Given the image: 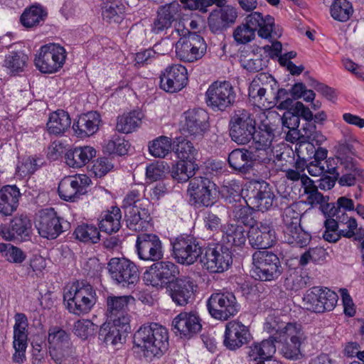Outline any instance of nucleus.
<instances>
[{
  "instance_id": "1",
  "label": "nucleus",
  "mask_w": 364,
  "mask_h": 364,
  "mask_svg": "<svg viewBox=\"0 0 364 364\" xmlns=\"http://www.w3.org/2000/svg\"><path fill=\"white\" fill-rule=\"evenodd\" d=\"M134 344L146 357L160 356L168 347L167 329L156 323L143 325L134 334Z\"/></svg>"
},
{
  "instance_id": "2",
  "label": "nucleus",
  "mask_w": 364,
  "mask_h": 364,
  "mask_svg": "<svg viewBox=\"0 0 364 364\" xmlns=\"http://www.w3.org/2000/svg\"><path fill=\"white\" fill-rule=\"evenodd\" d=\"M94 287L87 282L76 281L66 287L63 300L68 311L75 315L89 313L97 302Z\"/></svg>"
},
{
  "instance_id": "3",
  "label": "nucleus",
  "mask_w": 364,
  "mask_h": 364,
  "mask_svg": "<svg viewBox=\"0 0 364 364\" xmlns=\"http://www.w3.org/2000/svg\"><path fill=\"white\" fill-rule=\"evenodd\" d=\"M188 203L194 209L214 205L219 198L218 186L206 176H195L189 181L187 189Z\"/></svg>"
},
{
  "instance_id": "4",
  "label": "nucleus",
  "mask_w": 364,
  "mask_h": 364,
  "mask_svg": "<svg viewBox=\"0 0 364 364\" xmlns=\"http://www.w3.org/2000/svg\"><path fill=\"white\" fill-rule=\"evenodd\" d=\"M252 277L263 282L277 279L283 272L280 259L272 251L257 250L252 256Z\"/></svg>"
},
{
  "instance_id": "5",
  "label": "nucleus",
  "mask_w": 364,
  "mask_h": 364,
  "mask_svg": "<svg viewBox=\"0 0 364 364\" xmlns=\"http://www.w3.org/2000/svg\"><path fill=\"white\" fill-rule=\"evenodd\" d=\"M172 257L181 264L191 265L200 259L204 248L199 238L183 234L171 240Z\"/></svg>"
},
{
  "instance_id": "6",
  "label": "nucleus",
  "mask_w": 364,
  "mask_h": 364,
  "mask_svg": "<svg viewBox=\"0 0 364 364\" xmlns=\"http://www.w3.org/2000/svg\"><path fill=\"white\" fill-rule=\"evenodd\" d=\"M207 106L214 112H225L236 102L237 95L231 82L216 80L212 82L205 94Z\"/></svg>"
},
{
  "instance_id": "7",
  "label": "nucleus",
  "mask_w": 364,
  "mask_h": 364,
  "mask_svg": "<svg viewBox=\"0 0 364 364\" xmlns=\"http://www.w3.org/2000/svg\"><path fill=\"white\" fill-rule=\"evenodd\" d=\"M256 120L249 110L237 109L234 111L229 122V134L237 144H248L255 134Z\"/></svg>"
},
{
  "instance_id": "8",
  "label": "nucleus",
  "mask_w": 364,
  "mask_h": 364,
  "mask_svg": "<svg viewBox=\"0 0 364 364\" xmlns=\"http://www.w3.org/2000/svg\"><path fill=\"white\" fill-rule=\"evenodd\" d=\"M206 306L210 315L222 321L234 317L240 309L235 294L228 291L213 293L208 299Z\"/></svg>"
},
{
  "instance_id": "9",
  "label": "nucleus",
  "mask_w": 364,
  "mask_h": 364,
  "mask_svg": "<svg viewBox=\"0 0 364 364\" xmlns=\"http://www.w3.org/2000/svg\"><path fill=\"white\" fill-rule=\"evenodd\" d=\"M66 56L64 47L56 43H48L41 47L36 55L34 64L42 73H55L63 68Z\"/></svg>"
},
{
  "instance_id": "10",
  "label": "nucleus",
  "mask_w": 364,
  "mask_h": 364,
  "mask_svg": "<svg viewBox=\"0 0 364 364\" xmlns=\"http://www.w3.org/2000/svg\"><path fill=\"white\" fill-rule=\"evenodd\" d=\"M112 281L122 287L132 289L139 282V274L134 262L124 257H113L107 263Z\"/></svg>"
},
{
  "instance_id": "11",
  "label": "nucleus",
  "mask_w": 364,
  "mask_h": 364,
  "mask_svg": "<svg viewBox=\"0 0 364 364\" xmlns=\"http://www.w3.org/2000/svg\"><path fill=\"white\" fill-rule=\"evenodd\" d=\"M270 185L264 181H253L249 183L245 195V203L260 211H266L272 207L278 206Z\"/></svg>"
},
{
  "instance_id": "12",
  "label": "nucleus",
  "mask_w": 364,
  "mask_h": 364,
  "mask_svg": "<svg viewBox=\"0 0 364 364\" xmlns=\"http://www.w3.org/2000/svg\"><path fill=\"white\" fill-rule=\"evenodd\" d=\"M200 262L209 272L220 273L228 269L232 263V252L223 244L208 245L204 248Z\"/></svg>"
},
{
  "instance_id": "13",
  "label": "nucleus",
  "mask_w": 364,
  "mask_h": 364,
  "mask_svg": "<svg viewBox=\"0 0 364 364\" xmlns=\"http://www.w3.org/2000/svg\"><path fill=\"white\" fill-rule=\"evenodd\" d=\"M70 223L58 215L53 208L40 211L36 227L39 235L48 240L57 238L70 228Z\"/></svg>"
},
{
  "instance_id": "14",
  "label": "nucleus",
  "mask_w": 364,
  "mask_h": 364,
  "mask_svg": "<svg viewBox=\"0 0 364 364\" xmlns=\"http://www.w3.org/2000/svg\"><path fill=\"white\" fill-rule=\"evenodd\" d=\"M358 226L357 220L348 215L339 214L336 218H326L324 221L323 238L328 242H336L341 237H353V229Z\"/></svg>"
},
{
  "instance_id": "15",
  "label": "nucleus",
  "mask_w": 364,
  "mask_h": 364,
  "mask_svg": "<svg viewBox=\"0 0 364 364\" xmlns=\"http://www.w3.org/2000/svg\"><path fill=\"white\" fill-rule=\"evenodd\" d=\"M178 267L170 261H158L153 263L144 273V280L155 287H164L178 279Z\"/></svg>"
},
{
  "instance_id": "16",
  "label": "nucleus",
  "mask_w": 364,
  "mask_h": 364,
  "mask_svg": "<svg viewBox=\"0 0 364 364\" xmlns=\"http://www.w3.org/2000/svg\"><path fill=\"white\" fill-rule=\"evenodd\" d=\"M247 238L250 246L257 250H266L274 246L277 237L272 221L263 220L256 222L250 228Z\"/></svg>"
},
{
  "instance_id": "17",
  "label": "nucleus",
  "mask_w": 364,
  "mask_h": 364,
  "mask_svg": "<svg viewBox=\"0 0 364 364\" xmlns=\"http://www.w3.org/2000/svg\"><path fill=\"white\" fill-rule=\"evenodd\" d=\"M206 49L204 39L196 33L182 37L176 43V56L184 62L191 63L201 58Z\"/></svg>"
},
{
  "instance_id": "18",
  "label": "nucleus",
  "mask_w": 364,
  "mask_h": 364,
  "mask_svg": "<svg viewBox=\"0 0 364 364\" xmlns=\"http://www.w3.org/2000/svg\"><path fill=\"white\" fill-rule=\"evenodd\" d=\"M284 336L289 338L282 348V354L284 358L296 360L303 357L301 346L306 341V336L300 324L288 323L283 330Z\"/></svg>"
},
{
  "instance_id": "19",
  "label": "nucleus",
  "mask_w": 364,
  "mask_h": 364,
  "mask_svg": "<svg viewBox=\"0 0 364 364\" xmlns=\"http://www.w3.org/2000/svg\"><path fill=\"white\" fill-rule=\"evenodd\" d=\"M90 183V178L85 174L66 176L58 184V195L65 201L75 202L87 193Z\"/></svg>"
},
{
  "instance_id": "20",
  "label": "nucleus",
  "mask_w": 364,
  "mask_h": 364,
  "mask_svg": "<svg viewBox=\"0 0 364 364\" xmlns=\"http://www.w3.org/2000/svg\"><path fill=\"white\" fill-rule=\"evenodd\" d=\"M202 329L201 319L196 311H182L171 323L172 331L181 338L189 340Z\"/></svg>"
},
{
  "instance_id": "21",
  "label": "nucleus",
  "mask_w": 364,
  "mask_h": 364,
  "mask_svg": "<svg viewBox=\"0 0 364 364\" xmlns=\"http://www.w3.org/2000/svg\"><path fill=\"white\" fill-rule=\"evenodd\" d=\"M160 88L174 93L181 90L188 84V72L185 66L180 64L168 65L160 74Z\"/></svg>"
},
{
  "instance_id": "22",
  "label": "nucleus",
  "mask_w": 364,
  "mask_h": 364,
  "mask_svg": "<svg viewBox=\"0 0 364 364\" xmlns=\"http://www.w3.org/2000/svg\"><path fill=\"white\" fill-rule=\"evenodd\" d=\"M136 249L139 259L158 262L164 257L162 242L155 234L142 233L137 236Z\"/></svg>"
},
{
  "instance_id": "23",
  "label": "nucleus",
  "mask_w": 364,
  "mask_h": 364,
  "mask_svg": "<svg viewBox=\"0 0 364 364\" xmlns=\"http://www.w3.org/2000/svg\"><path fill=\"white\" fill-rule=\"evenodd\" d=\"M252 336L249 328L238 320L228 321L225 325L223 345L230 350H236L247 345Z\"/></svg>"
},
{
  "instance_id": "24",
  "label": "nucleus",
  "mask_w": 364,
  "mask_h": 364,
  "mask_svg": "<svg viewBox=\"0 0 364 364\" xmlns=\"http://www.w3.org/2000/svg\"><path fill=\"white\" fill-rule=\"evenodd\" d=\"M13 346L15 353L12 359L14 363L21 364L26 360V350L28 346V318L23 313L14 316Z\"/></svg>"
},
{
  "instance_id": "25",
  "label": "nucleus",
  "mask_w": 364,
  "mask_h": 364,
  "mask_svg": "<svg viewBox=\"0 0 364 364\" xmlns=\"http://www.w3.org/2000/svg\"><path fill=\"white\" fill-rule=\"evenodd\" d=\"M183 118L182 130L188 136L202 137L209 127L208 114L203 109H188L183 113Z\"/></svg>"
},
{
  "instance_id": "26",
  "label": "nucleus",
  "mask_w": 364,
  "mask_h": 364,
  "mask_svg": "<svg viewBox=\"0 0 364 364\" xmlns=\"http://www.w3.org/2000/svg\"><path fill=\"white\" fill-rule=\"evenodd\" d=\"M31 220L26 215L16 216L9 225L1 226L0 235L8 241H26L31 237Z\"/></svg>"
},
{
  "instance_id": "27",
  "label": "nucleus",
  "mask_w": 364,
  "mask_h": 364,
  "mask_svg": "<svg viewBox=\"0 0 364 364\" xmlns=\"http://www.w3.org/2000/svg\"><path fill=\"white\" fill-rule=\"evenodd\" d=\"M181 11V6L176 1L159 6L156 17L151 24V32L154 34L166 32L171 27L173 22L180 18Z\"/></svg>"
},
{
  "instance_id": "28",
  "label": "nucleus",
  "mask_w": 364,
  "mask_h": 364,
  "mask_svg": "<svg viewBox=\"0 0 364 364\" xmlns=\"http://www.w3.org/2000/svg\"><path fill=\"white\" fill-rule=\"evenodd\" d=\"M245 24L255 32L257 31L258 36L262 38H279L282 31L276 28L274 18L267 15L264 17L259 12H252L245 18Z\"/></svg>"
},
{
  "instance_id": "29",
  "label": "nucleus",
  "mask_w": 364,
  "mask_h": 364,
  "mask_svg": "<svg viewBox=\"0 0 364 364\" xmlns=\"http://www.w3.org/2000/svg\"><path fill=\"white\" fill-rule=\"evenodd\" d=\"M277 86V82L272 75L264 73H259L250 84L249 97L258 107L265 106V102L270 103L269 97H266L268 88L273 90L274 87Z\"/></svg>"
},
{
  "instance_id": "30",
  "label": "nucleus",
  "mask_w": 364,
  "mask_h": 364,
  "mask_svg": "<svg viewBox=\"0 0 364 364\" xmlns=\"http://www.w3.org/2000/svg\"><path fill=\"white\" fill-rule=\"evenodd\" d=\"M131 300H134L132 296H108L106 299V315L109 321H120L122 326H125L127 329L130 322L127 309Z\"/></svg>"
},
{
  "instance_id": "31",
  "label": "nucleus",
  "mask_w": 364,
  "mask_h": 364,
  "mask_svg": "<svg viewBox=\"0 0 364 364\" xmlns=\"http://www.w3.org/2000/svg\"><path fill=\"white\" fill-rule=\"evenodd\" d=\"M237 12L235 7L225 6L213 10L208 18V25L213 33H221L235 22Z\"/></svg>"
},
{
  "instance_id": "32",
  "label": "nucleus",
  "mask_w": 364,
  "mask_h": 364,
  "mask_svg": "<svg viewBox=\"0 0 364 364\" xmlns=\"http://www.w3.org/2000/svg\"><path fill=\"white\" fill-rule=\"evenodd\" d=\"M195 287L196 286L190 277L176 279L167 287L172 301L180 306H184L191 302Z\"/></svg>"
},
{
  "instance_id": "33",
  "label": "nucleus",
  "mask_w": 364,
  "mask_h": 364,
  "mask_svg": "<svg viewBox=\"0 0 364 364\" xmlns=\"http://www.w3.org/2000/svg\"><path fill=\"white\" fill-rule=\"evenodd\" d=\"M293 105L294 110L297 112L299 118L301 117L305 121L302 127L304 137L315 141L317 145L325 141L326 137L320 131L316 129V126L314 124L313 113L310 109L301 102H293Z\"/></svg>"
},
{
  "instance_id": "34",
  "label": "nucleus",
  "mask_w": 364,
  "mask_h": 364,
  "mask_svg": "<svg viewBox=\"0 0 364 364\" xmlns=\"http://www.w3.org/2000/svg\"><path fill=\"white\" fill-rule=\"evenodd\" d=\"M277 338L275 336H269L261 342H254L248 347V360L257 362L256 364H265L264 361L269 360L276 353Z\"/></svg>"
},
{
  "instance_id": "35",
  "label": "nucleus",
  "mask_w": 364,
  "mask_h": 364,
  "mask_svg": "<svg viewBox=\"0 0 364 364\" xmlns=\"http://www.w3.org/2000/svg\"><path fill=\"white\" fill-rule=\"evenodd\" d=\"M101 122V116L97 112H89L74 121L73 129L77 137H87L98 131Z\"/></svg>"
},
{
  "instance_id": "36",
  "label": "nucleus",
  "mask_w": 364,
  "mask_h": 364,
  "mask_svg": "<svg viewBox=\"0 0 364 364\" xmlns=\"http://www.w3.org/2000/svg\"><path fill=\"white\" fill-rule=\"evenodd\" d=\"M127 227L134 231L146 230L150 227L151 217L145 207H129L124 209Z\"/></svg>"
},
{
  "instance_id": "37",
  "label": "nucleus",
  "mask_w": 364,
  "mask_h": 364,
  "mask_svg": "<svg viewBox=\"0 0 364 364\" xmlns=\"http://www.w3.org/2000/svg\"><path fill=\"white\" fill-rule=\"evenodd\" d=\"M125 328L120 321H109L100 327L99 339L106 346H114L122 343V338H125L131 330L130 324H128L127 329Z\"/></svg>"
},
{
  "instance_id": "38",
  "label": "nucleus",
  "mask_w": 364,
  "mask_h": 364,
  "mask_svg": "<svg viewBox=\"0 0 364 364\" xmlns=\"http://www.w3.org/2000/svg\"><path fill=\"white\" fill-rule=\"evenodd\" d=\"M21 194L16 186H5L0 190V213L3 215H11L18 206Z\"/></svg>"
},
{
  "instance_id": "39",
  "label": "nucleus",
  "mask_w": 364,
  "mask_h": 364,
  "mask_svg": "<svg viewBox=\"0 0 364 364\" xmlns=\"http://www.w3.org/2000/svg\"><path fill=\"white\" fill-rule=\"evenodd\" d=\"M341 186L364 185V168L358 161L342 166V174L338 179Z\"/></svg>"
},
{
  "instance_id": "40",
  "label": "nucleus",
  "mask_w": 364,
  "mask_h": 364,
  "mask_svg": "<svg viewBox=\"0 0 364 364\" xmlns=\"http://www.w3.org/2000/svg\"><path fill=\"white\" fill-rule=\"evenodd\" d=\"M96 155V150L90 146L69 149L65 156L66 164L72 168H81Z\"/></svg>"
},
{
  "instance_id": "41",
  "label": "nucleus",
  "mask_w": 364,
  "mask_h": 364,
  "mask_svg": "<svg viewBox=\"0 0 364 364\" xmlns=\"http://www.w3.org/2000/svg\"><path fill=\"white\" fill-rule=\"evenodd\" d=\"M248 149H235L228 155V164L230 167L235 171L247 174L253 169L252 159H250Z\"/></svg>"
},
{
  "instance_id": "42",
  "label": "nucleus",
  "mask_w": 364,
  "mask_h": 364,
  "mask_svg": "<svg viewBox=\"0 0 364 364\" xmlns=\"http://www.w3.org/2000/svg\"><path fill=\"white\" fill-rule=\"evenodd\" d=\"M71 119L68 112L63 109L50 114L46 124L48 132L55 136H62L70 127Z\"/></svg>"
},
{
  "instance_id": "43",
  "label": "nucleus",
  "mask_w": 364,
  "mask_h": 364,
  "mask_svg": "<svg viewBox=\"0 0 364 364\" xmlns=\"http://www.w3.org/2000/svg\"><path fill=\"white\" fill-rule=\"evenodd\" d=\"M247 233L243 225L230 223L223 230V240L230 246L242 247L246 242Z\"/></svg>"
},
{
  "instance_id": "44",
  "label": "nucleus",
  "mask_w": 364,
  "mask_h": 364,
  "mask_svg": "<svg viewBox=\"0 0 364 364\" xmlns=\"http://www.w3.org/2000/svg\"><path fill=\"white\" fill-rule=\"evenodd\" d=\"M321 145H317L315 141L303 140L296 144V152L299 158L309 161L314 160V158L326 159L328 151L321 147Z\"/></svg>"
},
{
  "instance_id": "45",
  "label": "nucleus",
  "mask_w": 364,
  "mask_h": 364,
  "mask_svg": "<svg viewBox=\"0 0 364 364\" xmlns=\"http://www.w3.org/2000/svg\"><path fill=\"white\" fill-rule=\"evenodd\" d=\"M173 151L180 161L196 164L198 150L188 139L182 136L176 138L173 142Z\"/></svg>"
},
{
  "instance_id": "46",
  "label": "nucleus",
  "mask_w": 364,
  "mask_h": 364,
  "mask_svg": "<svg viewBox=\"0 0 364 364\" xmlns=\"http://www.w3.org/2000/svg\"><path fill=\"white\" fill-rule=\"evenodd\" d=\"M121 210L116 206L111 208L101 215V220L99 223L100 231L111 234L117 232L121 228Z\"/></svg>"
},
{
  "instance_id": "47",
  "label": "nucleus",
  "mask_w": 364,
  "mask_h": 364,
  "mask_svg": "<svg viewBox=\"0 0 364 364\" xmlns=\"http://www.w3.org/2000/svg\"><path fill=\"white\" fill-rule=\"evenodd\" d=\"M142 118V112L138 110L124 113L117 117L116 129L121 133H132L140 127Z\"/></svg>"
},
{
  "instance_id": "48",
  "label": "nucleus",
  "mask_w": 364,
  "mask_h": 364,
  "mask_svg": "<svg viewBox=\"0 0 364 364\" xmlns=\"http://www.w3.org/2000/svg\"><path fill=\"white\" fill-rule=\"evenodd\" d=\"M47 17V12L42 6H32L26 9L20 21L26 28H33L43 23Z\"/></svg>"
},
{
  "instance_id": "49",
  "label": "nucleus",
  "mask_w": 364,
  "mask_h": 364,
  "mask_svg": "<svg viewBox=\"0 0 364 364\" xmlns=\"http://www.w3.org/2000/svg\"><path fill=\"white\" fill-rule=\"evenodd\" d=\"M48 341L50 350H60L70 347V334L58 326H51L48 330Z\"/></svg>"
},
{
  "instance_id": "50",
  "label": "nucleus",
  "mask_w": 364,
  "mask_h": 364,
  "mask_svg": "<svg viewBox=\"0 0 364 364\" xmlns=\"http://www.w3.org/2000/svg\"><path fill=\"white\" fill-rule=\"evenodd\" d=\"M196 169H198L196 164L179 161L172 165L170 172L174 180L183 183L193 178Z\"/></svg>"
},
{
  "instance_id": "51",
  "label": "nucleus",
  "mask_w": 364,
  "mask_h": 364,
  "mask_svg": "<svg viewBox=\"0 0 364 364\" xmlns=\"http://www.w3.org/2000/svg\"><path fill=\"white\" fill-rule=\"evenodd\" d=\"M284 241L289 245L299 247H304L307 246L311 240V235L301 226H299L294 229L284 231Z\"/></svg>"
},
{
  "instance_id": "52",
  "label": "nucleus",
  "mask_w": 364,
  "mask_h": 364,
  "mask_svg": "<svg viewBox=\"0 0 364 364\" xmlns=\"http://www.w3.org/2000/svg\"><path fill=\"white\" fill-rule=\"evenodd\" d=\"M75 239L84 243H97L100 240V229L94 225L82 224L75 231Z\"/></svg>"
},
{
  "instance_id": "53",
  "label": "nucleus",
  "mask_w": 364,
  "mask_h": 364,
  "mask_svg": "<svg viewBox=\"0 0 364 364\" xmlns=\"http://www.w3.org/2000/svg\"><path fill=\"white\" fill-rule=\"evenodd\" d=\"M275 137L274 129L270 124L262 122L259 126V130H255L253 135V145L272 148V141Z\"/></svg>"
},
{
  "instance_id": "54",
  "label": "nucleus",
  "mask_w": 364,
  "mask_h": 364,
  "mask_svg": "<svg viewBox=\"0 0 364 364\" xmlns=\"http://www.w3.org/2000/svg\"><path fill=\"white\" fill-rule=\"evenodd\" d=\"M173 150V142L171 138L160 136L149 144L150 154L156 158H165Z\"/></svg>"
},
{
  "instance_id": "55",
  "label": "nucleus",
  "mask_w": 364,
  "mask_h": 364,
  "mask_svg": "<svg viewBox=\"0 0 364 364\" xmlns=\"http://www.w3.org/2000/svg\"><path fill=\"white\" fill-rule=\"evenodd\" d=\"M46 164L43 157L36 155L28 156L17 166L16 173L22 178L30 176Z\"/></svg>"
},
{
  "instance_id": "56",
  "label": "nucleus",
  "mask_w": 364,
  "mask_h": 364,
  "mask_svg": "<svg viewBox=\"0 0 364 364\" xmlns=\"http://www.w3.org/2000/svg\"><path fill=\"white\" fill-rule=\"evenodd\" d=\"M332 18L338 21L346 22L353 14V6L347 0H334L330 8Z\"/></svg>"
},
{
  "instance_id": "57",
  "label": "nucleus",
  "mask_w": 364,
  "mask_h": 364,
  "mask_svg": "<svg viewBox=\"0 0 364 364\" xmlns=\"http://www.w3.org/2000/svg\"><path fill=\"white\" fill-rule=\"evenodd\" d=\"M279 109H287L284 113L282 119L283 127L288 129L298 128L300 123V118L297 112L294 110L293 100L286 99L283 100L278 106Z\"/></svg>"
},
{
  "instance_id": "58",
  "label": "nucleus",
  "mask_w": 364,
  "mask_h": 364,
  "mask_svg": "<svg viewBox=\"0 0 364 364\" xmlns=\"http://www.w3.org/2000/svg\"><path fill=\"white\" fill-rule=\"evenodd\" d=\"M28 57L23 52H11L6 55L4 66L11 74H17L23 70Z\"/></svg>"
},
{
  "instance_id": "59",
  "label": "nucleus",
  "mask_w": 364,
  "mask_h": 364,
  "mask_svg": "<svg viewBox=\"0 0 364 364\" xmlns=\"http://www.w3.org/2000/svg\"><path fill=\"white\" fill-rule=\"evenodd\" d=\"M125 7L122 4L112 2L102 9V18L107 23H120L124 18Z\"/></svg>"
},
{
  "instance_id": "60",
  "label": "nucleus",
  "mask_w": 364,
  "mask_h": 364,
  "mask_svg": "<svg viewBox=\"0 0 364 364\" xmlns=\"http://www.w3.org/2000/svg\"><path fill=\"white\" fill-rule=\"evenodd\" d=\"M253 209L252 205L235 204L232 209V218L235 223H240L243 226H252L256 222L252 217Z\"/></svg>"
},
{
  "instance_id": "61",
  "label": "nucleus",
  "mask_w": 364,
  "mask_h": 364,
  "mask_svg": "<svg viewBox=\"0 0 364 364\" xmlns=\"http://www.w3.org/2000/svg\"><path fill=\"white\" fill-rule=\"evenodd\" d=\"M248 149L250 155H251L252 165L255 162L264 165L269 164L272 161L274 163L272 148L253 145Z\"/></svg>"
},
{
  "instance_id": "62",
  "label": "nucleus",
  "mask_w": 364,
  "mask_h": 364,
  "mask_svg": "<svg viewBox=\"0 0 364 364\" xmlns=\"http://www.w3.org/2000/svg\"><path fill=\"white\" fill-rule=\"evenodd\" d=\"M129 147V141L117 135H114L111 139L105 141L103 146L104 151L119 156L127 154Z\"/></svg>"
},
{
  "instance_id": "63",
  "label": "nucleus",
  "mask_w": 364,
  "mask_h": 364,
  "mask_svg": "<svg viewBox=\"0 0 364 364\" xmlns=\"http://www.w3.org/2000/svg\"><path fill=\"white\" fill-rule=\"evenodd\" d=\"M357 153L353 144L350 141L341 142L338 147L337 159L341 166L357 161L355 157Z\"/></svg>"
},
{
  "instance_id": "64",
  "label": "nucleus",
  "mask_w": 364,
  "mask_h": 364,
  "mask_svg": "<svg viewBox=\"0 0 364 364\" xmlns=\"http://www.w3.org/2000/svg\"><path fill=\"white\" fill-rule=\"evenodd\" d=\"M49 352L52 360L56 364H76L77 362L72 347L60 350H50Z\"/></svg>"
}]
</instances>
